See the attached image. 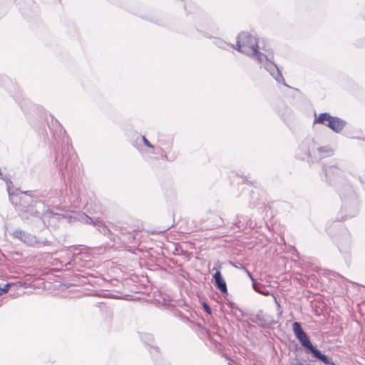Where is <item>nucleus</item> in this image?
I'll return each mask as SVG.
<instances>
[{
  "label": "nucleus",
  "instance_id": "1",
  "mask_svg": "<svg viewBox=\"0 0 365 365\" xmlns=\"http://www.w3.org/2000/svg\"><path fill=\"white\" fill-rule=\"evenodd\" d=\"M237 50L248 56L256 57L257 61L267 71L272 70L273 53L267 48L264 41H257V38L248 32H242L237 36Z\"/></svg>",
  "mask_w": 365,
  "mask_h": 365
},
{
  "label": "nucleus",
  "instance_id": "2",
  "mask_svg": "<svg viewBox=\"0 0 365 365\" xmlns=\"http://www.w3.org/2000/svg\"><path fill=\"white\" fill-rule=\"evenodd\" d=\"M292 329L296 337L304 347L307 348L315 357L320 359L324 364H329L327 357L321 354V352L312 344L307 335L302 330L299 323L294 322L292 324Z\"/></svg>",
  "mask_w": 365,
  "mask_h": 365
},
{
  "label": "nucleus",
  "instance_id": "3",
  "mask_svg": "<svg viewBox=\"0 0 365 365\" xmlns=\"http://www.w3.org/2000/svg\"><path fill=\"white\" fill-rule=\"evenodd\" d=\"M314 123L326 125L336 133L339 132L345 125V123L341 119L331 117L327 113L321 114L319 117L314 120Z\"/></svg>",
  "mask_w": 365,
  "mask_h": 365
},
{
  "label": "nucleus",
  "instance_id": "4",
  "mask_svg": "<svg viewBox=\"0 0 365 365\" xmlns=\"http://www.w3.org/2000/svg\"><path fill=\"white\" fill-rule=\"evenodd\" d=\"M217 269L215 274L213 275V278L215 279V285L218 289L223 294H227V288L225 281L223 279L222 276L220 269H221V264H218V267L216 268L215 267L213 269Z\"/></svg>",
  "mask_w": 365,
  "mask_h": 365
},
{
  "label": "nucleus",
  "instance_id": "5",
  "mask_svg": "<svg viewBox=\"0 0 365 365\" xmlns=\"http://www.w3.org/2000/svg\"><path fill=\"white\" fill-rule=\"evenodd\" d=\"M11 286V283H7L4 285V287H0V295L7 293L9 292Z\"/></svg>",
  "mask_w": 365,
  "mask_h": 365
},
{
  "label": "nucleus",
  "instance_id": "6",
  "mask_svg": "<svg viewBox=\"0 0 365 365\" xmlns=\"http://www.w3.org/2000/svg\"><path fill=\"white\" fill-rule=\"evenodd\" d=\"M143 141L144 143V144L148 147V148H153L154 146L148 140V139L145 137V136H143Z\"/></svg>",
  "mask_w": 365,
  "mask_h": 365
},
{
  "label": "nucleus",
  "instance_id": "7",
  "mask_svg": "<svg viewBox=\"0 0 365 365\" xmlns=\"http://www.w3.org/2000/svg\"><path fill=\"white\" fill-rule=\"evenodd\" d=\"M0 179H2L3 180L6 181V182L8 180H9V177L7 175H4L3 173L1 172V170L0 169Z\"/></svg>",
  "mask_w": 365,
  "mask_h": 365
},
{
  "label": "nucleus",
  "instance_id": "8",
  "mask_svg": "<svg viewBox=\"0 0 365 365\" xmlns=\"http://www.w3.org/2000/svg\"><path fill=\"white\" fill-rule=\"evenodd\" d=\"M217 220V225L218 226H220L221 223L222 222V220L220 217H218Z\"/></svg>",
  "mask_w": 365,
  "mask_h": 365
},
{
  "label": "nucleus",
  "instance_id": "9",
  "mask_svg": "<svg viewBox=\"0 0 365 365\" xmlns=\"http://www.w3.org/2000/svg\"><path fill=\"white\" fill-rule=\"evenodd\" d=\"M205 309L208 313L211 312L210 308L207 304H205Z\"/></svg>",
  "mask_w": 365,
  "mask_h": 365
},
{
  "label": "nucleus",
  "instance_id": "10",
  "mask_svg": "<svg viewBox=\"0 0 365 365\" xmlns=\"http://www.w3.org/2000/svg\"><path fill=\"white\" fill-rule=\"evenodd\" d=\"M248 275H249V277H250L252 279H252V277L251 274H250L249 272H248Z\"/></svg>",
  "mask_w": 365,
  "mask_h": 365
},
{
  "label": "nucleus",
  "instance_id": "11",
  "mask_svg": "<svg viewBox=\"0 0 365 365\" xmlns=\"http://www.w3.org/2000/svg\"><path fill=\"white\" fill-rule=\"evenodd\" d=\"M259 292L262 293L263 294H267V293L264 292H261V291H259Z\"/></svg>",
  "mask_w": 365,
  "mask_h": 365
}]
</instances>
